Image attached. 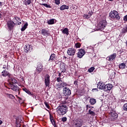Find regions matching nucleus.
<instances>
[{
    "label": "nucleus",
    "mask_w": 127,
    "mask_h": 127,
    "mask_svg": "<svg viewBox=\"0 0 127 127\" xmlns=\"http://www.w3.org/2000/svg\"><path fill=\"white\" fill-rule=\"evenodd\" d=\"M57 112L58 113L59 115L64 116V115L66 114L67 112H68V107L66 105L63 104L58 106L57 109Z\"/></svg>",
    "instance_id": "1"
},
{
    "label": "nucleus",
    "mask_w": 127,
    "mask_h": 127,
    "mask_svg": "<svg viewBox=\"0 0 127 127\" xmlns=\"http://www.w3.org/2000/svg\"><path fill=\"white\" fill-rule=\"evenodd\" d=\"M109 17L112 19H117V20L121 19V16L119 14V12L115 10L111 11L109 13Z\"/></svg>",
    "instance_id": "2"
},
{
    "label": "nucleus",
    "mask_w": 127,
    "mask_h": 127,
    "mask_svg": "<svg viewBox=\"0 0 127 127\" xmlns=\"http://www.w3.org/2000/svg\"><path fill=\"white\" fill-rule=\"evenodd\" d=\"M84 124V121L81 118H78L73 121L72 127H81Z\"/></svg>",
    "instance_id": "3"
},
{
    "label": "nucleus",
    "mask_w": 127,
    "mask_h": 127,
    "mask_svg": "<svg viewBox=\"0 0 127 127\" xmlns=\"http://www.w3.org/2000/svg\"><path fill=\"white\" fill-rule=\"evenodd\" d=\"M107 26V21L106 20H101L97 25V28L99 30L102 31L105 29V28Z\"/></svg>",
    "instance_id": "4"
},
{
    "label": "nucleus",
    "mask_w": 127,
    "mask_h": 127,
    "mask_svg": "<svg viewBox=\"0 0 127 127\" xmlns=\"http://www.w3.org/2000/svg\"><path fill=\"white\" fill-rule=\"evenodd\" d=\"M32 46L31 45H29V44H26L24 47V51L25 53H28V52H31L32 51Z\"/></svg>",
    "instance_id": "5"
},
{
    "label": "nucleus",
    "mask_w": 127,
    "mask_h": 127,
    "mask_svg": "<svg viewBox=\"0 0 127 127\" xmlns=\"http://www.w3.org/2000/svg\"><path fill=\"white\" fill-rule=\"evenodd\" d=\"M76 54V49L73 48H69L67 51V54L68 56H74Z\"/></svg>",
    "instance_id": "6"
},
{
    "label": "nucleus",
    "mask_w": 127,
    "mask_h": 127,
    "mask_svg": "<svg viewBox=\"0 0 127 127\" xmlns=\"http://www.w3.org/2000/svg\"><path fill=\"white\" fill-rule=\"evenodd\" d=\"M63 93L65 97H69L71 95V90L68 87H64L63 90Z\"/></svg>",
    "instance_id": "7"
},
{
    "label": "nucleus",
    "mask_w": 127,
    "mask_h": 127,
    "mask_svg": "<svg viewBox=\"0 0 127 127\" xmlns=\"http://www.w3.org/2000/svg\"><path fill=\"white\" fill-rule=\"evenodd\" d=\"M45 85L46 87L50 86V76L49 74L46 75L45 77Z\"/></svg>",
    "instance_id": "8"
},
{
    "label": "nucleus",
    "mask_w": 127,
    "mask_h": 127,
    "mask_svg": "<svg viewBox=\"0 0 127 127\" xmlns=\"http://www.w3.org/2000/svg\"><path fill=\"white\" fill-rule=\"evenodd\" d=\"M14 25H15V24L14 23V22L12 21H9L7 22V26L8 27V29L9 30H10V31L13 29Z\"/></svg>",
    "instance_id": "9"
},
{
    "label": "nucleus",
    "mask_w": 127,
    "mask_h": 127,
    "mask_svg": "<svg viewBox=\"0 0 127 127\" xmlns=\"http://www.w3.org/2000/svg\"><path fill=\"white\" fill-rule=\"evenodd\" d=\"M85 54H86L85 50L80 49L78 50V52L77 53V57L78 58H82V57H83Z\"/></svg>",
    "instance_id": "10"
},
{
    "label": "nucleus",
    "mask_w": 127,
    "mask_h": 127,
    "mask_svg": "<svg viewBox=\"0 0 127 127\" xmlns=\"http://www.w3.org/2000/svg\"><path fill=\"white\" fill-rule=\"evenodd\" d=\"M116 57H117V54L114 53L112 55L107 57L106 58V60H108V61H110V62H113V61H114V60L116 59Z\"/></svg>",
    "instance_id": "11"
},
{
    "label": "nucleus",
    "mask_w": 127,
    "mask_h": 127,
    "mask_svg": "<svg viewBox=\"0 0 127 127\" xmlns=\"http://www.w3.org/2000/svg\"><path fill=\"white\" fill-rule=\"evenodd\" d=\"M113 87H114V86H113V84L110 83L105 85L104 89L105 92H107L108 93H109V92H110V91H111L112 89H113Z\"/></svg>",
    "instance_id": "12"
},
{
    "label": "nucleus",
    "mask_w": 127,
    "mask_h": 127,
    "mask_svg": "<svg viewBox=\"0 0 127 127\" xmlns=\"http://www.w3.org/2000/svg\"><path fill=\"white\" fill-rule=\"evenodd\" d=\"M13 22L15 24H18V25H20L21 24V20L20 19V18L15 16L13 18Z\"/></svg>",
    "instance_id": "13"
},
{
    "label": "nucleus",
    "mask_w": 127,
    "mask_h": 127,
    "mask_svg": "<svg viewBox=\"0 0 127 127\" xmlns=\"http://www.w3.org/2000/svg\"><path fill=\"white\" fill-rule=\"evenodd\" d=\"M23 123V120L20 118L17 117L16 118V125L17 127H21V124Z\"/></svg>",
    "instance_id": "14"
},
{
    "label": "nucleus",
    "mask_w": 127,
    "mask_h": 127,
    "mask_svg": "<svg viewBox=\"0 0 127 127\" xmlns=\"http://www.w3.org/2000/svg\"><path fill=\"white\" fill-rule=\"evenodd\" d=\"M106 85L103 82H99L97 84V88L99 90H104L105 91V86Z\"/></svg>",
    "instance_id": "15"
},
{
    "label": "nucleus",
    "mask_w": 127,
    "mask_h": 127,
    "mask_svg": "<svg viewBox=\"0 0 127 127\" xmlns=\"http://www.w3.org/2000/svg\"><path fill=\"white\" fill-rule=\"evenodd\" d=\"M41 34L42 35H43V36H46V37H47L50 34L49 33V31L46 29H42L41 30Z\"/></svg>",
    "instance_id": "16"
},
{
    "label": "nucleus",
    "mask_w": 127,
    "mask_h": 127,
    "mask_svg": "<svg viewBox=\"0 0 127 127\" xmlns=\"http://www.w3.org/2000/svg\"><path fill=\"white\" fill-rule=\"evenodd\" d=\"M67 84L66 82H59L57 85V87L58 89H62V88H64V87H66L67 86Z\"/></svg>",
    "instance_id": "17"
},
{
    "label": "nucleus",
    "mask_w": 127,
    "mask_h": 127,
    "mask_svg": "<svg viewBox=\"0 0 127 127\" xmlns=\"http://www.w3.org/2000/svg\"><path fill=\"white\" fill-rule=\"evenodd\" d=\"M60 70L62 73H65L66 72V64H65V63H63L61 64Z\"/></svg>",
    "instance_id": "18"
},
{
    "label": "nucleus",
    "mask_w": 127,
    "mask_h": 127,
    "mask_svg": "<svg viewBox=\"0 0 127 127\" xmlns=\"http://www.w3.org/2000/svg\"><path fill=\"white\" fill-rule=\"evenodd\" d=\"M111 116L112 121H115V120L118 119V114L115 111H113L111 113Z\"/></svg>",
    "instance_id": "19"
},
{
    "label": "nucleus",
    "mask_w": 127,
    "mask_h": 127,
    "mask_svg": "<svg viewBox=\"0 0 127 127\" xmlns=\"http://www.w3.org/2000/svg\"><path fill=\"white\" fill-rule=\"evenodd\" d=\"M1 76H2V77H10V74L8 71H6V70H3L1 72Z\"/></svg>",
    "instance_id": "20"
},
{
    "label": "nucleus",
    "mask_w": 127,
    "mask_h": 127,
    "mask_svg": "<svg viewBox=\"0 0 127 127\" xmlns=\"http://www.w3.org/2000/svg\"><path fill=\"white\" fill-rule=\"evenodd\" d=\"M43 70V65L41 63H39L37 66V71H38V73H41L42 70Z\"/></svg>",
    "instance_id": "21"
},
{
    "label": "nucleus",
    "mask_w": 127,
    "mask_h": 127,
    "mask_svg": "<svg viewBox=\"0 0 127 127\" xmlns=\"http://www.w3.org/2000/svg\"><path fill=\"white\" fill-rule=\"evenodd\" d=\"M55 59H56V55L55 54H52L50 57L49 61H51V62H54V61H55Z\"/></svg>",
    "instance_id": "22"
},
{
    "label": "nucleus",
    "mask_w": 127,
    "mask_h": 127,
    "mask_svg": "<svg viewBox=\"0 0 127 127\" xmlns=\"http://www.w3.org/2000/svg\"><path fill=\"white\" fill-rule=\"evenodd\" d=\"M63 99H64L63 102L64 105H66V104H70V103H71V100L68 99L67 97H64ZM63 99H62V100H63Z\"/></svg>",
    "instance_id": "23"
},
{
    "label": "nucleus",
    "mask_w": 127,
    "mask_h": 127,
    "mask_svg": "<svg viewBox=\"0 0 127 127\" xmlns=\"http://www.w3.org/2000/svg\"><path fill=\"white\" fill-rule=\"evenodd\" d=\"M126 63H123L119 65V69H121V70H124V69H126Z\"/></svg>",
    "instance_id": "24"
},
{
    "label": "nucleus",
    "mask_w": 127,
    "mask_h": 127,
    "mask_svg": "<svg viewBox=\"0 0 127 127\" xmlns=\"http://www.w3.org/2000/svg\"><path fill=\"white\" fill-rule=\"evenodd\" d=\"M22 90H24V91L25 92V93H26L27 94H28L30 96H34L33 93H31L30 92V91H29V90L27 89V88H22Z\"/></svg>",
    "instance_id": "25"
},
{
    "label": "nucleus",
    "mask_w": 127,
    "mask_h": 127,
    "mask_svg": "<svg viewBox=\"0 0 127 127\" xmlns=\"http://www.w3.org/2000/svg\"><path fill=\"white\" fill-rule=\"evenodd\" d=\"M89 103L92 106H94V105L97 103V100L94 98H90Z\"/></svg>",
    "instance_id": "26"
},
{
    "label": "nucleus",
    "mask_w": 127,
    "mask_h": 127,
    "mask_svg": "<svg viewBox=\"0 0 127 127\" xmlns=\"http://www.w3.org/2000/svg\"><path fill=\"white\" fill-rule=\"evenodd\" d=\"M10 85H12V86H11V90H12L13 91H15V92H17V90L18 89V87L17 86V85H12L11 84H10Z\"/></svg>",
    "instance_id": "27"
},
{
    "label": "nucleus",
    "mask_w": 127,
    "mask_h": 127,
    "mask_svg": "<svg viewBox=\"0 0 127 127\" xmlns=\"http://www.w3.org/2000/svg\"><path fill=\"white\" fill-rule=\"evenodd\" d=\"M61 10H65V9H69V6L64 4L60 7Z\"/></svg>",
    "instance_id": "28"
},
{
    "label": "nucleus",
    "mask_w": 127,
    "mask_h": 127,
    "mask_svg": "<svg viewBox=\"0 0 127 127\" xmlns=\"http://www.w3.org/2000/svg\"><path fill=\"white\" fill-rule=\"evenodd\" d=\"M62 33L64 34H66V35H69V30L67 28H65L64 30H63Z\"/></svg>",
    "instance_id": "29"
},
{
    "label": "nucleus",
    "mask_w": 127,
    "mask_h": 127,
    "mask_svg": "<svg viewBox=\"0 0 127 127\" xmlns=\"http://www.w3.org/2000/svg\"><path fill=\"white\" fill-rule=\"evenodd\" d=\"M9 82H10L12 84H16L17 83V80L15 79L14 78H11L9 79Z\"/></svg>",
    "instance_id": "30"
},
{
    "label": "nucleus",
    "mask_w": 127,
    "mask_h": 127,
    "mask_svg": "<svg viewBox=\"0 0 127 127\" xmlns=\"http://www.w3.org/2000/svg\"><path fill=\"white\" fill-rule=\"evenodd\" d=\"M23 3L24 4H25V5H28L31 3V0H24L23 1Z\"/></svg>",
    "instance_id": "31"
},
{
    "label": "nucleus",
    "mask_w": 127,
    "mask_h": 127,
    "mask_svg": "<svg viewBox=\"0 0 127 127\" xmlns=\"http://www.w3.org/2000/svg\"><path fill=\"white\" fill-rule=\"evenodd\" d=\"M122 34L127 33V25L122 29Z\"/></svg>",
    "instance_id": "32"
},
{
    "label": "nucleus",
    "mask_w": 127,
    "mask_h": 127,
    "mask_svg": "<svg viewBox=\"0 0 127 127\" xmlns=\"http://www.w3.org/2000/svg\"><path fill=\"white\" fill-rule=\"evenodd\" d=\"M27 26H28V23L26 22L24 26L21 28V31H24L26 28H27Z\"/></svg>",
    "instance_id": "33"
},
{
    "label": "nucleus",
    "mask_w": 127,
    "mask_h": 127,
    "mask_svg": "<svg viewBox=\"0 0 127 127\" xmlns=\"http://www.w3.org/2000/svg\"><path fill=\"white\" fill-rule=\"evenodd\" d=\"M6 96L7 97V98H9V99H14L15 97L13 95L6 93Z\"/></svg>",
    "instance_id": "34"
},
{
    "label": "nucleus",
    "mask_w": 127,
    "mask_h": 127,
    "mask_svg": "<svg viewBox=\"0 0 127 127\" xmlns=\"http://www.w3.org/2000/svg\"><path fill=\"white\" fill-rule=\"evenodd\" d=\"M47 23L50 25L54 24V19H50L49 21H48Z\"/></svg>",
    "instance_id": "35"
},
{
    "label": "nucleus",
    "mask_w": 127,
    "mask_h": 127,
    "mask_svg": "<svg viewBox=\"0 0 127 127\" xmlns=\"http://www.w3.org/2000/svg\"><path fill=\"white\" fill-rule=\"evenodd\" d=\"M95 70V67L92 66L89 68V69H88V71L89 72V73H92Z\"/></svg>",
    "instance_id": "36"
},
{
    "label": "nucleus",
    "mask_w": 127,
    "mask_h": 127,
    "mask_svg": "<svg viewBox=\"0 0 127 127\" xmlns=\"http://www.w3.org/2000/svg\"><path fill=\"white\" fill-rule=\"evenodd\" d=\"M88 114L89 115H91V116H95L96 114L94 111H91V109H89L88 111Z\"/></svg>",
    "instance_id": "37"
},
{
    "label": "nucleus",
    "mask_w": 127,
    "mask_h": 127,
    "mask_svg": "<svg viewBox=\"0 0 127 127\" xmlns=\"http://www.w3.org/2000/svg\"><path fill=\"white\" fill-rule=\"evenodd\" d=\"M75 46L76 48H80V47H81V43L77 42L75 44Z\"/></svg>",
    "instance_id": "38"
},
{
    "label": "nucleus",
    "mask_w": 127,
    "mask_h": 127,
    "mask_svg": "<svg viewBox=\"0 0 127 127\" xmlns=\"http://www.w3.org/2000/svg\"><path fill=\"white\" fill-rule=\"evenodd\" d=\"M44 104L46 106V108H47V109H50V106H49V104L47 102L45 101Z\"/></svg>",
    "instance_id": "39"
},
{
    "label": "nucleus",
    "mask_w": 127,
    "mask_h": 127,
    "mask_svg": "<svg viewBox=\"0 0 127 127\" xmlns=\"http://www.w3.org/2000/svg\"><path fill=\"white\" fill-rule=\"evenodd\" d=\"M42 5H44V6H45L46 7H48V8H51V6L48 4L43 3Z\"/></svg>",
    "instance_id": "40"
},
{
    "label": "nucleus",
    "mask_w": 127,
    "mask_h": 127,
    "mask_svg": "<svg viewBox=\"0 0 127 127\" xmlns=\"http://www.w3.org/2000/svg\"><path fill=\"white\" fill-rule=\"evenodd\" d=\"M51 122L54 127H56V122L54 119L53 120H51Z\"/></svg>",
    "instance_id": "41"
},
{
    "label": "nucleus",
    "mask_w": 127,
    "mask_h": 127,
    "mask_svg": "<svg viewBox=\"0 0 127 127\" xmlns=\"http://www.w3.org/2000/svg\"><path fill=\"white\" fill-rule=\"evenodd\" d=\"M56 80L57 81V82H58L59 83H60V82H62V78L60 77H58L56 78Z\"/></svg>",
    "instance_id": "42"
},
{
    "label": "nucleus",
    "mask_w": 127,
    "mask_h": 127,
    "mask_svg": "<svg viewBox=\"0 0 127 127\" xmlns=\"http://www.w3.org/2000/svg\"><path fill=\"white\" fill-rule=\"evenodd\" d=\"M123 110H124V111H127V103H126L124 104V105L123 106Z\"/></svg>",
    "instance_id": "43"
},
{
    "label": "nucleus",
    "mask_w": 127,
    "mask_h": 127,
    "mask_svg": "<svg viewBox=\"0 0 127 127\" xmlns=\"http://www.w3.org/2000/svg\"><path fill=\"white\" fill-rule=\"evenodd\" d=\"M16 98H17V99H18V101H19V103L20 104H22V102H21V101H20V100H22V98L19 97V96L16 95Z\"/></svg>",
    "instance_id": "44"
},
{
    "label": "nucleus",
    "mask_w": 127,
    "mask_h": 127,
    "mask_svg": "<svg viewBox=\"0 0 127 127\" xmlns=\"http://www.w3.org/2000/svg\"><path fill=\"white\" fill-rule=\"evenodd\" d=\"M62 122L65 123V122H67V118L66 117H63L62 118Z\"/></svg>",
    "instance_id": "45"
},
{
    "label": "nucleus",
    "mask_w": 127,
    "mask_h": 127,
    "mask_svg": "<svg viewBox=\"0 0 127 127\" xmlns=\"http://www.w3.org/2000/svg\"><path fill=\"white\" fill-rule=\"evenodd\" d=\"M83 17H85L86 19H88V18H90L88 14H84L83 15Z\"/></svg>",
    "instance_id": "46"
},
{
    "label": "nucleus",
    "mask_w": 127,
    "mask_h": 127,
    "mask_svg": "<svg viewBox=\"0 0 127 127\" xmlns=\"http://www.w3.org/2000/svg\"><path fill=\"white\" fill-rule=\"evenodd\" d=\"M56 4H60V0H55Z\"/></svg>",
    "instance_id": "47"
},
{
    "label": "nucleus",
    "mask_w": 127,
    "mask_h": 127,
    "mask_svg": "<svg viewBox=\"0 0 127 127\" xmlns=\"http://www.w3.org/2000/svg\"><path fill=\"white\" fill-rule=\"evenodd\" d=\"M87 15H88V16L89 17V18H90L91 16H92V15H93V12H88V14H87Z\"/></svg>",
    "instance_id": "48"
},
{
    "label": "nucleus",
    "mask_w": 127,
    "mask_h": 127,
    "mask_svg": "<svg viewBox=\"0 0 127 127\" xmlns=\"http://www.w3.org/2000/svg\"><path fill=\"white\" fill-rule=\"evenodd\" d=\"M123 20H124V21H125L126 22H127V15H125L124 17Z\"/></svg>",
    "instance_id": "49"
},
{
    "label": "nucleus",
    "mask_w": 127,
    "mask_h": 127,
    "mask_svg": "<svg viewBox=\"0 0 127 127\" xmlns=\"http://www.w3.org/2000/svg\"><path fill=\"white\" fill-rule=\"evenodd\" d=\"M79 83V82H78V81L75 80L74 81V84L75 85V86H76V87H78V83Z\"/></svg>",
    "instance_id": "50"
},
{
    "label": "nucleus",
    "mask_w": 127,
    "mask_h": 127,
    "mask_svg": "<svg viewBox=\"0 0 127 127\" xmlns=\"http://www.w3.org/2000/svg\"><path fill=\"white\" fill-rule=\"evenodd\" d=\"M64 74V73L62 72V71L61 72H59L58 76L60 77V78H61V76H63V74Z\"/></svg>",
    "instance_id": "51"
},
{
    "label": "nucleus",
    "mask_w": 127,
    "mask_h": 127,
    "mask_svg": "<svg viewBox=\"0 0 127 127\" xmlns=\"http://www.w3.org/2000/svg\"><path fill=\"white\" fill-rule=\"evenodd\" d=\"M50 121H52V120H54V117H53V116H52L51 114H50Z\"/></svg>",
    "instance_id": "52"
},
{
    "label": "nucleus",
    "mask_w": 127,
    "mask_h": 127,
    "mask_svg": "<svg viewBox=\"0 0 127 127\" xmlns=\"http://www.w3.org/2000/svg\"><path fill=\"white\" fill-rule=\"evenodd\" d=\"M89 109H91V106H90V105H86V111L89 110Z\"/></svg>",
    "instance_id": "53"
},
{
    "label": "nucleus",
    "mask_w": 127,
    "mask_h": 127,
    "mask_svg": "<svg viewBox=\"0 0 127 127\" xmlns=\"http://www.w3.org/2000/svg\"><path fill=\"white\" fill-rule=\"evenodd\" d=\"M17 92H18V95H20V88H19V87H18V89L17 90Z\"/></svg>",
    "instance_id": "54"
},
{
    "label": "nucleus",
    "mask_w": 127,
    "mask_h": 127,
    "mask_svg": "<svg viewBox=\"0 0 127 127\" xmlns=\"http://www.w3.org/2000/svg\"><path fill=\"white\" fill-rule=\"evenodd\" d=\"M98 91V89H97V88H93V89H92V92H94V91Z\"/></svg>",
    "instance_id": "55"
},
{
    "label": "nucleus",
    "mask_w": 127,
    "mask_h": 127,
    "mask_svg": "<svg viewBox=\"0 0 127 127\" xmlns=\"http://www.w3.org/2000/svg\"><path fill=\"white\" fill-rule=\"evenodd\" d=\"M81 77H82V76L79 75L78 76V79H80V80H82V78H81Z\"/></svg>",
    "instance_id": "56"
},
{
    "label": "nucleus",
    "mask_w": 127,
    "mask_h": 127,
    "mask_svg": "<svg viewBox=\"0 0 127 127\" xmlns=\"http://www.w3.org/2000/svg\"><path fill=\"white\" fill-rule=\"evenodd\" d=\"M2 124V121L0 120V125H1Z\"/></svg>",
    "instance_id": "57"
},
{
    "label": "nucleus",
    "mask_w": 127,
    "mask_h": 127,
    "mask_svg": "<svg viewBox=\"0 0 127 127\" xmlns=\"http://www.w3.org/2000/svg\"><path fill=\"white\" fill-rule=\"evenodd\" d=\"M2 4H1V2L0 1V6H1Z\"/></svg>",
    "instance_id": "58"
},
{
    "label": "nucleus",
    "mask_w": 127,
    "mask_h": 127,
    "mask_svg": "<svg viewBox=\"0 0 127 127\" xmlns=\"http://www.w3.org/2000/svg\"><path fill=\"white\" fill-rule=\"evenodd\" d=\"M0 18H1V14L0 13Z\"/></svg>",
    "instance_id": "59"
},
{
    "label": "nucleus",
    "mask_w": 127,
    "mask_h": 127,
    "mask_svg": "<svg viewBox=\"0 0 127 127\" xmlns=\"http://www.w3.org/2000/svg\"><path fill=\"white\" fill-rule=\"evenodd\" d=\"M2 69H5V67L3 66V67H2Z\"/></svg>",
    "instance_id": "60"
},
{
    "label": "nucleus",
    "mask_w": 127,
    "mask_h": 127,
    "mask_svg": "<svg viewBox=\"0 0 127 127\" xmlns=\"http://www.w3.org/2000/svg\"><path fill=\"white\" fill-rule=\"evenodd\" d=\"M64 58L66 59L67 58L66 57H64Z\"/></svg>",
    "instance_id": "61"
},
{
    "label": "nucleus",
    "mask_w": 127,
    "mask_h": 127,
    "mask_svg": "<svg viewBox=\"0 0 127 127\" xmlns=\"http://www.w3.org/2000/svg\"><path fill=\"white\" fill-rule=\"evenodd\" d=\"M110 0V1H113V0Z\"/></svg>",
    "instance_id": "62"
},
{
    "label": "nucleus",
    "mask_w": 127,
    "mask_h": 127,
    "mask_svg": "<svg viewBox=\"0 0 127 127\" xmlns=\"http://www.w3.org/2000/svg\"><path fill=\"white\" fill-rule=\"evenodd\" d=\"M91 108H94V107H92Z\"/></svg>",
    "instance_id": "63"
}]
</instances>
